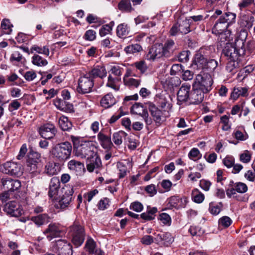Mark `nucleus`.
<instances>
[{"label": "nucleus", "mask_w": 255, "mask_h": 255, "mask_svg": "<svg viewBox=\"0 0 255 255\" xmlns=\"http://www.w3.org/2000/svg\"><path fill=\"white\" fill-rule=\"evenodd\" d=\"M94 85V81L86 73L79 78L77 91L80 94L89 93L92 92Z\"/></svg>", "instance_id": "nucleus-7"}, {"label": "nucleus", "mask_w": 255, "mask_h": 255, "mask_svg": "<svg viewBox=\"0 0 255 255\" xmlns=\"http://www.w3.org/2000/svg\"><path fill=\"white\" fill-rule=\"evenodd\" d=\"M159 220L164 225H170L171 224V218L168 214L165 213L160 214Z\"/></svg>", "instance_id": "nucleus-64"}, {"label": "nucleus", "mask_w": 255, "mask_h": 255, "mask_svg": "<svg viewBox=\"0 0 255 255\" xmlns=\"http://www.w3.org/2000/svg\"><path fill=\"white\" fill-rule=\"evenodd\" d=\"M121 81V77H113L111 74H109L106 86L117 91L120 89V82Z\"/></svg>", "instance_id": "nucleus-27"}, {"label": "nucleus", "mask_w": 255, "mask_h": 255, "mask_svg": "<svg viewBox=\"0 0 255 255\" xmlns=\"http://www.w3.org/2000/svg\"><path fill=\"white\" fill-rule=\"evenodd\" d=\"M3 211L12 217H19L23 213L21 206L16 201L6 203L3 207Z\"/></svg>", "instance_id": "nucleus-11"}, {"label": "nucleus", "mask_w": 255, "mask_h": 255, "mask_svg": "<svg viewBox=\"0 0 255 255\" xmlns=\"http://www.w3.org/2000/svg\"><path fill=\"white\" fill-rule=\"evenodd\" d=\"M191 86L188 83H183L177 92L178 103H183L189 101Z\"/></svg>", "instance_id": "nucleus-20"}, {"label": "nucleus", "mask_w": 255, "mask_h": 255, "mask_svg": "<svg viewBox=\"0 0 255 255\" xmlns=\"http://www.w3.org/2000/svg\"><path fill=\"white\" fill-rule=\"evenodd\" d=\"M170 98L169 95L165 96L164 95H156L155 98V100L157 104V107L160 108L163 111H165L168 114H170L172 107V105L169 101Z\"/></svg>", "instance_id": "nucleus-17"}, {"label": "nucleus", "mask_w": 255, "mask_h": 255, "mask_svg": "<svg viewBox=\"0 0 255 255\" xmlns=\"http://www.w3.org/2000/svg\"><path fill=\"white\" fill-rule=\"evenodd\" d=\"M69 169L75 172L77 175H81L85 171V168L83 162L72 159L68 163Z\"/></svg>", "instance_id": "nucleus-22"}, {"label": "nucleus", "mask_w": 255, "mask_h": 255, "mask_svg": "<svg viewBox=\"0 0 255 255\" xmlns=\"http://www.w3.org/2000/svg\"><path fill=\"white\" fill-rule=\"evenodd\" d=\"M127 134L124 131L120 130L113 134V140L115 144L119 145L122 143L123 138H126Z\"/></svg>", "instance_id": "nucleus-43"}, {"label": "nucleus", "mask_w": 255, "mask_h": 255, "mask_svg": "<svg viewBox=\"0 0 255 255\" xmlns=\"http://www.w3.org/2000/svg\"><path fill=\"white\" fill-rule=\"evenodd\" d=\"M59 171L58 166L55 164L48 163L45 167V172L49 175L56 174Z\"/></svg>", "instance_id": "nucleus-48"}, {"label": "nucleus", "mask_w": 255, "mask_h": 255, "mask_svg": "<svg viewBox=\"0 0 255 255\" xmlns=\"http://www.w3.org/2000/svg\"><path fill=\"white\" fill-rule=\"evenodd\" d=\"M0 183L8 192L17 190L21 187L20 181L10 178H2L0 180Z\"/></svg>", "instance_id": "nucleus-18"}, {"label": "nucleus", "mask_w": 255, "mask_h": 255, "mask_svg": "<svg viewBox=\"0 0 255 255\" xmlns=\"http://www.w3.org/2000/svg\"><path fill=\"white\" fill-rule=\"evenodd\" d=\"M192 198L195 202L201 203L204 200V195L198 189H195L192 191Z\"/></svg>", "instance_id": "nucleus-46"}, {"label": "nucleus", "mask_w": 255, "mask_h": 255, "mask_svg": "<svg viewBox=\"0 0 255 255\" xmlns=\"http://www.w3.org/2000/svg\"><path fill=\"white\" fill-rule=\"evenodd\" d=\"M130 111L132 114L139 115L141 116L143 115L144 112H147L143 106L140 103L134 104L130 108Z\"/></svg>", "instance_id": "nucleus-42"}, {"label": "nucleus", "mask_w": 255, "mask_h": 255, "mask_svg": "<svg viewBox=\"0 0 255 255\" xmlns=\"http://www.w3.org/2000/svg\"><path fill=\"white\" fill-rule=\"evenodd\" d=\"M255 18L252 15H245L243 17V25L247 28L252 27Z\"/></svg>", "instance_id": "nucleus-51"}, {"label": "nucleus", "mask_w": 255, "mask_h": 255, "mask_svg": "<svg viewBox=\"0 0 255 255\" xmlns=\"http://www.w3.org/2000/svg\"><path fill=\"white\" fill-rule=\"evenodd\" d=\"M228 26V24L225 23L219 19L213 28V32L216 34H222L227 29Z\"/></svg>", "instance_id": "nucleus-34"}, {"label": "nucleus", "mask_w": 255, "mask_h": 255, "mask_svg": "<svg viewBox=\"0 0 255 255\" xmlns=\"http://www.w3.org/2000/svg\"><path fill=\"white\" fill-rule=\"evenodd\" d=\"M188 232L192 236H201L204 233L201 228L198 226H191Z\"/></svg>", "instance_id": "nucleus-53"}, {"label": "nucleus", "mask_w": 255, "mask_h": 255, "mask_svg": "<svg viewBox=\"0 0 255 255\" xmlns=\"http://www.w3.org/2000/svg\"><path fill=\"white\" fill-rule=\"evenodd\" d=\"M69 234L72 238V243L76 248L81 246L85 240V231L78 223L74 222L69 227Z\"/></svg>", "instance_id": "nucleus-4"}, {"label": "nucleus", "mask_w": 255, "mask_h": 255, "mask_svg": "<svg viewBox=\"0 0 255 255\" xmlns=\"http://www.w3.org/2000/svg\"><path fill=\"white\" fill-rule=\"evenodd\" d=\"M97 189H94L84 194V203L86 204L87 202H90L93 198L98 193Z\"/></svg>", "instance_id": "nucleus-59"}, {"label": "nucleus", "mask_w": 255, "mask_h": 255, "mask_svg": "<svg viewBox=\"0 0 255 255\" xmlns=\"http://www.w3.org/2000/svg\"><path fill=\"white\" fill-rule=\"evenodd\" d=\"M60 182L59 178L57 177H53L51 179L49 185L48 196L53 199H57L58 191L60 188Z\"/></svg>", "instance_id": "nucleus-21"}, {"label": "nucleus", "mask_w": 255, "mask_h": 255, "mask_svg": "<svg viewBox=\"0 0 255 255\" xmlns=\"http://www.w3.org/2000/svg\"><path fill=\"white\" fill-rule=\"evenodd\" d=\"M189 20V19H185L178 21L171 28L170 30V34L174 36L178 32L184 34L189 33L190 31V22Z\"/></svg>", "instance_id": "nucleus-13"}, {"label": "nucleus", "mask_w": 255, "mask_h": 255, "mask_svg": "<svg viewBox=\"0 0 255 255\" xmlns=\"http://www.w3.org/2000/svg\"><path fill=\"white\" fill-rule=\"evenodd\" d=\"M72 147L68 141L57 143L51 148L50 153L53 160L58 162H64L70 158Z\"/></svg>", "instance_id": "nucleus-3"}, {"label": "nucleus", "mask_w": 255, "mask_h": 255, "mask_svg": "<svg viewBox=\"0 0 255 255\" xmlns=\"http://www.w3.org/2000/svg\"><path fill=\"white\" fill-rule=\"evenodd\" d=\"M129 208L136 212H140L143 210V206L140 202L135 201L131 203Z\"/></svg>", "instance_id": "nucleus-61"}, {"label": "nucleus", "mask_w": 255, "mask_h": 255, "mask_svg": "<svg viewBox=\"0 0 255 255\" xmlns=\"http://www.w3.org/2000/svg\"><path fill=\"white\" fill-rule=\"evenodd\" d=\"M232 223L231 218L228 216H224L219 220V223L221 226L225 228L229 227Z\"/></svg>", "instance_id": "nucleus-60"}, {"label": "nucleus", "mask_w": 255, "mask_h": 255, "mask_svg": "<svg viewBox=\"0 0 255 255\" xmlns=\"http://www.w3.org/2000/svg\"><path fill=\"white\" fill-rule=\"evenodd\" d=\"M32 63L37 66L43 67L47 65L48 61L39 55L34 54L32 57Z\"/></svg>", "instance_id": "nucleus-38"}, {"label": "nucleus", "mask_w": 255, "mask_h": 255, "mask_svg": "<svg viewBox=\"0 0 255 255\" xmlns=\"http://www.w3.org/2000/svg\"><path fill=\"white\" fill-rule=\"evenodd\" d=\"M71 139L74 145L75 155L80 158L88 159L96 155L97 148L92 141L81 140L78 137L71 136Z\"/></svg>", "instance_id": "nucleus-1"}, {"label": "nucleus", "mask_w": 255, "mask_h": 255, "mask_svg": "<svg viewBox=\"0 0 255 255\" xmlns=\"http://www.w3.org/2000/svg\"><path fill=\"white\" fill-rule=\"evenodd\" d=\"M86 73L88 76L93 79V81L97 77L103 79L107 76V74L105 67L100 66L95 67Z\"/></svg>", "instance_id": "nucleus-24"}, {"label": "nucleus", "mask_w": 255, "mask_h": 255, "mask_svg": "<svg viewBox=\"0 0 255 255\" xmlns=\"http://www.w3.org/2000/svg\"><path fill=\"white\" fill-rule=\"evenodd\" d=\"M182 199L180 198L178 196H173L168 199V204L171 207L177 208L179 207L178 203L182 201Z\"/></svg>", "instance_id": "nucleus-58"}, {"label": "nucleus", "mask_w": 255, "mask_h": 255, "mask_svg": "<svg viewBox=\"0 0 255 255\" xmlns=\"http://www.w3.org/2000/svg\"><path fill=\"white\" fill-rule=\"evenodd\" d=\"M41 136L46 139H51L54 137L57 132L55 126L50 123H46L41 126L38 129Z\"/></svg>", "instance_id": "nucleus-14"}, {"label": "nucleus", "mask_w": 255, "mask_h": 255, "mask_svg": "<svg viewBox=\"0 0 255 255\" xmlns=\"http://www.w3.org/2000/svg\"><path fill=\"white\" fill-rule=\"evenodd\" d=\"M148 109L154 121L159 125L170 116V114L167 113L165 111L159 109L158 107L151 103H149L148 104Z\"/></svg>", "instance_id": "nucleus-9"}, {"label": "nucleus", "mask_w": 255, "mask_h": 255, "mask_svg": "<svg viewBox=\"0 0 255 255\" xmlns=\"http://www.w3.org/2000/svg\"><path fill=\"white\" fill-rule=\"evenodd\" d=\"M48 241H51L54 238H59L64 235V232L61 227L55 223L50 224L47 229L43 232Z\"/></svg>", "instance_id": "nucleus-12"}, {"label": "nucleus", "mask_w": 255, "mask_h": 255, "mask_svg": "<svg viewBox=\"0 0 255 255\" xmlns=\"http://www.w3.org/2000/svg\"><path fill=\"white\" fill-rule=\"evenodd\" d=\"M32 221L37 225L41 226L49 222V218L46 214H40L32 218Z\"/></svg>", "instance_id": "nucleus-33"}, {"label": "nucleus", "mask_w": 255, "mask_h": 255, "mask_svg": "<svg viewBox=\"0 0 255 255\" xmlns=\"http://www.w3.org/2000/svg\"><path fill=\"white\" fill-rule=\"evenodd\" d=\"M130 31L129 26L126 23L119 24L116 29L117 36L121 38H125L128 35Z\"/></svg>", "instance_id": "nucleus-29"}, {"label": "nucleus", "mask_w": 255, "mask_h": 255, "mask_svg": "<svg viewBox=\"0 0 255 255\" xmlns=\"http://www.w3.org/2000/svg\"><path fill=\"white\" fill-rule=\"evenodd\" d=\"M189 158L194 161H197L202 157V154L197 148H193L188 153Z\"/></svg>", "instance_id": "nucleus-50"}, {"label": "nucleus", "mask_w": 255, "mask_h": 255, "mask_svg": "<svg viewBox=\"0 0 255 255\" xmlns=\"http://www.w3.org/2000/svg\"><path fill=\"white\" fill-rule=\"evenodd\" d=\"M98 139L102 147L105 149L109 150L113 146L111 137L100 132L97 135Z\"/></svg>", "instance_id": "nucleus-26"}, {"label": "nucleus", "mask_w": 255, "mask_h": 255, "mask_svg": "<svg viewBox=\"0 0 255 255\" xmlns=\"http://www.w3.org/2000/svg\"><path fill=\"white\" fill-rule=\"evenodd\" d=\"M176 49L174 41L172 39H167L164 44L162 43V50L164 57H169Z\"/></svg>", "instance_id": "nucleus-23"}, {"label": "nucleus", "mask_w": 255, "mask_h": 255, "mask_svg": "<svg viewBox=\"0 0 255 255\" xmlns=\"http://www.w3.org/2000/svg\"><path fill=\"white\" fill-rule=\"evenodd\" d=\"M114 22L111 21L109 24L103 25L99 30V34L101 36H105L106 35L111 33Z\"/></svg>", "instance_id": "nucleus-40"}, {"label": "nucleus", "mask_w": 255, "mask_h": 255, "mask_svg": "<svg viewBox=\"0 0 255 255\" xmlns=\"http://www.w3.org/2000/svg\"><path fill=\"white\" fill-rule=\"evenodd\" d=\"M0 170L2 172L11 176L18 177L23 173L22 165L18 163L7 161L3 163Z\"/></svg>", "instance_id": "nucleus-6"}, {"label": "nucleus", "mask_w": 255, "mask_h": 255, "mask_svg": "<svg viewBox=\"0 0 255 255\" xmlns=\"http://www.w3.org/2000/svg\"><path fill=\"white\" fill-rule=\"evenodd\" d=\"M59 125L61 129L64 131H68L72 127V123L65 116H62L59 118Z\"/></svg>", "instance_id": "nucleus-32"}, {"label": "nucleus", "mask_w": 255, "mask_h": 255, "mask_svg": "<svg viewBox=\"0 0 255 255\" xmlns=\"http://www.w3.org/2000/svg\"><path fill=\"white\" fill-rule=\"evenodd\" d=\"M164 57L162 50V43H157L153 45L149 49L145 58L147 60L153 61L156 59Z\"/></svg>", "instance_id": "nucleus-16"}, {"label": "nucleus", "mask_w": 255, "mask_h": 255, "mask_svg": "<svg viewBox=\"0 0 255 255\" xmlns=\"http://www.w3.org/2000/svg\"><path fill=\"white\" fill-rule=\"evenodd\" d=\"M229 61L227 64L226 68L229 72H235L234 70L242 66L240 60L228 59Z\"/></svg>", "instance_id": "nucleus-35"}, {"label": "nucleus", "mask_w": 255, "mask_h": 255, "mask_svg": "<svg viewBox=\"0 0 255 255\" xmlns=\"http://www.w3.org/2000/svg\"><path fill=\"white\" fill-rule=\"evenodd\" d=\"M132 66L135 67L136 70L139 71L140 73L141 74L145 73L148 68L147 64L143 60H139L133 63L132 64Z\"/></svg>", "instance_id": "nucleus-36"}, {"label": "nucleus", "mask_w": 255, "mask_h": 255, "mask_svg": "<svg viewBox=\"0 0 255 255\" xmlns=\"http://www.w3.org/2000/svg\"><path fill=\"white\" fill-rule=\"evenodd\" d=\"M86 159L88 162L87 168L90 172H93L95 169L99 168L102 166L101 160L97 152L96 153L95 156Z\"/></svg>", "instance_id": "nucleus-25"}, {"label": "nucleus", "mask_w": 255, "mask_h": 255, "mask_svg": "<svg viewBox=\"0 0 255 255\" xmlns=\"http://www.w3.org/2000/svg\"><path fill=\"white\" fill-rule=\"evenodd\" d=\"M236 14L231 12L225 13L220 17V20L228 24V26L234 23L236 21Z\"/></svg>", "instance_id": "nucleus-31"}, {"label": "nucleus", "mask_w": 255, "mask_h": 255, "mask_svg": "<svg viewBox=\"0 0 255 255\" xmlns=\"http://www.w3.org/2000/svg\"><path fill=\"white\" fill-rule=\"evenodd\" d=\"M101 105L105 108H109L116 103V99L111 94L106 95L101 100Z\"/></svg>", "instance_id": "nucleus-30"}, {"label": "nucleus", "mask_w": 255, "mask_h": 255, "mask_svg": "<svg viewBox=\"0 0 255 255\" xmlns=\"http://www.w3.org/2000/svg\"><path fill=\"white\" fill-rule=\"evenodd\" d=\"M12 25L8 19H4L1 23V28L3 34H9L12 31Z\"/></svg>", "instance_id": "nucleus-45"}, {"label": "nucleus", "mask_w": 255, "mask_h": 255, "mask_svg": "<svg viewBox=\"0 0 255 255\" xmlns=\"http://www.w3.org/2000/svg\"><path fill=\"white\" fill-rule=\"evenodd\" d=\"M255 4V0H241L238 6L242 11Z\"/></svg>", "instance_id": "nucleus-52"}, {"label": "nucleus", "mask_w": 255, "mask_h": 255, "mask_svg": "<svg viewBox=\"0 0 255 255\" xmlns=\"http://www.w3.org/2000/svg\"><path fill=\"white\" fill-rule=\"evenodd\" d=\"M223 207V204L221 202L216 204L214 202H211L209 204V211L213 215H218Z\"/></svg>", "instance_id": "nucleus-41"}, {"label": "nucleus", "mask_w": 255, "mask_h": 255, "mask_svg": "<svg viewBox=\"0 0 255 255\" xmlns=\"http://www.w3.org/2000/svg\"><path fill=\"white\" fill-rule=\"evenodd\" d=\"M213 83L211 76L207 73H203L196 75L192 85L208 93L211 90Z\"/></svg>", "instance_id": "nucleus-5"}, {"label": "nucleus", "mask_w": 255, "mask_h": 255, "mask_svg": "<svg viewBox=\"0 0 255 255\" xmlns=\"http://www.w3.org/2000/svg\"><path fill=\"white\" fill-rule=\"evenodd\" d=\"M207 93L203 90L192 85V90L191 91L189 102L190 104L197 105L201 103L204 99V94Z\"/></svg>", "instance_id": "nucleus-19"}, {"label": "nucleus", "mask_w": 255, "mask_h": 255, "mask_svg": "<svg viewBox=\"0 0 255 255\" xmlns=\"http://www.w3.org/2000/svg\"><path fill=\"white\" fill-rule=\"evenodd\" d=\"M55 250L58 255H72V247L64 240H58L55 244Z\"/></svg>", "instance_id": "nucleus-15"}, {"label": "nucleus", "mask_w": 255, "mask_h": 255, "mask_svg": "<svg viewBox=\"0 0 255 255\" xmlns=\"http://www.w3.org/2000/svg\"><path fill=\"white\" fill-rule=\"evenodd\" d=\"M31 51L32 52L33 51H35L38 53L42 54L46 56H48L50 53L49 48L47 46L40 47L34 45L31 47Z\"/></svg>", "instance_id": "nucleus-47"}, {"label": "nucleus", "mask_w": 255, "mask_h": 255, "mask_svg": "<svg viewBox=\"0 0 255 255\" xmlns=\"http://www.w3.org/2000/svg\"><path fill=\"white\" fill-rule=\"evenodd\" d=\"M62 195L59 196L58 201V207L61 209H65L67 207L73 199V189L69 186H65L61 189Z\"/></svg>", "instance_id": "nucleus-8"}, {"label": "nucleus", "mask_w": 255, "mask_h": 255, "mask_svg": "<svg viewBox=\"0 0 255 255\" xmlns=\"http://www.w3.org/2000/svg\"><path fill=\"white\" fill-rule=\"evenodd\" d=\"M207 59L200 53L196 54L193 62V66L198 69H206Z\"/></svg>", "instance_id": "nucleus-28"}, {"label": "nucleus", "mask_w": 255, "mask_h": 255, "mask_svg": "<svg viewBox=\"0 0 255 255\" xmlns=\"http://www.w3.org/2000/svg\"><path fill=\"white\" fill-rule=\"evenodd\" d=\"M117 167L119 171V177L120 178H124L127 173V166L122 162L117 163Z\"/></svg>", "instance_id": "nucleus-56"}, {"label": "nucleus", "mask_w": 255, "mask_h": 255, "mask_svg": "<svg viewBox=\"0 0 255 255\" xmlns=\"http://www.w3.org/2000/svg\"><path fill=\"white\" fill-rule=\"evenodd\" d=\"M124 82L126 85L129 86H133L136 88L139 86L140 81L139 80H137L131 78L127 80L124 79Z\"/></svg>", "instance_id": "nucleus-62"}, {"label": "nucleus", "mask_w": 255, "mask_h": 255, "mask_svg": "<svg viewBox=\"0 0 255 255\" xmlns=\"http://www.w3.org/2000/svg\"><path fill=\"white\" fill-rule=\"evenodd\" d=\"M183 66L180 64H173L170 69V74L171 75H176L181 72H183L184 69Z\"/></svg>", "instance_id": "nucleus-54"}, {"label": "nucleus", "mask_w": 255, "mask_h": 255, "mask_svg": "<svg viewBox=\"0 0 255 255\" xmlns=\"http://www.w3.org/2000/svg\"><path fill=\"white\" fill-rule=\"evenodd\" d=\"M40 158L41 155L40 153L36 151H30L29 152L28 158L27 160L38 163V162L40 161Z\"/></svg>", "instance_id": "nucleus-57"}, {"label": "nucleus", "mask_w": 255, "mask_h": 255, "mask_svg": "<svg viewBox=\"0 0 255 255\" xmlns=\"http://www.w3.org/2000/svg\"><path fill=\"white\" fill-rule=\"evenodd\" d=\"M142 50L141 46L138 44H131L124 48V51L127 54H134Z\"/></svg>", "instance_id": "nucleus-37"}, {"label": "nucleus", "mask_w": 255, "mask_h": 255, "mask_svg": "<svg viewBox=\"0 0 255 255\" xmlns=\"http://www.w3.org/2000/svg\"><path fill=\"white\" fill-rule=\"evenodd\" d=\"M37 163L29 160L27 161V170L33 175H36L39 173L37 169Z\"/></svg>", "instance_id": "nucleus-49"}, {"label": "nucleus", "mask_w": 255, "mask_h": 255, "mask_svg": "<svg viewBox=\"0 0 255 255\" xmlns=\"http://www.w3.org/2000/svg\"><path fill=\"white\" fill-rule=\"evenodd\" d=\"M119 9L123 11L130 12L133 10L129 0H122L118 4Z\"/></svg>", "instance_id": "nucleus-39"}, {"label": "nucleus", "mask_w": 255, "mask_h": 255, "mask_svg": "<svg viewBox=\"0 0 255 255\" xmlns=\"http://www.w3.org/2000/svg\"><path fill=\"white\" fill-rule=\"evenodd\" d=\"M96 32L93 30H87L84 34V38L86 40L93 41L96 39Z\"/></svg>", "instance_id": "nucleus-63"}, {"label": "nucleus", "mask_w": 255, "mask_h": 255, "mask_svg": "<svg viewBox=\"0 0 255 255\" xmlns=\"http://www.w3.org/2000/svg\"><path fill=\"white\" fill-rule=\"evenodd\" d=\"M252 158V153L249 150H245L243 153L240 155V160L241 162L248 163H249Z\"/></svg>", "instance_id": "nucleus-55"}, {"label": "nucleus", "mask_w": 255, "mask_h": 255, "mask_svg": "<svg viewBox=\"0 0 255 255\" xmlns=\"http://www.w3.org/2000/svg\"><path fill=\"white\" fill-rule=\"evenodd\" d=\"M96 243L91 238H88L86 241L85 248L90 254H94L96 252Z\"/></svg>", "instance_id": "nucleus-44"}, {"label": "nucleus", "mask_w": 255, "mask_h": 255, "mask_svg": "<svg viewBox=\"0 0 255 255\" xmlns=\"http://www.w3.org/2000/svg\"><path fill=\"white\" fill-rule=\"evenodd\" d=\"M248 190V187L245 183L241 182L234 183L233 181H231L226 191L227 196L231 198L236 194V192L243 194L247 192Z\"/></svg>", "instance_id": "nucleus-10"}, {"label": "nucleus", "mask_w": 255, "mask_h": 255, "mask_svg": "<svg viewBox=\"0 0 255 255\" xmlns=\"http://www.w3.org/2000/svg\"><path fill=\"white\" fill-rule=\"evenodd\" d=\"M245 39L237 38L235 43H227L223 49L224 55L228 59L242 60L245 54Z\"/></svg>", "instance_id": "nucleus-2"}]
</instances>
